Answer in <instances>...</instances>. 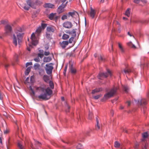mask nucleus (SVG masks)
Wrapping results in <instances>:
<instances>
[{
	"label": "nucleus",
	"mask_w": 149,
	"mask_h": 149,
	"mask_svg": "<svg viewBox=\"0 0 149 149\" xmlns=\"http://www.w3.org/2000/svg\"><path fill=\"white\" fill-rule=\"evenodd\" d=\"M36 89L38 92L41 93L38 96V98L43 100H47L49 99L52 93V90L48 87L45 89L43 87L40 86L36 87Z\"/></svg>",
	"instance_id": "obj_1"
},
{
	"label": "nucleus",
	"mask_w": 149,
	"mask_h": 149,
	"mask_svg": "<svg viewBox=\"0 0 149 149\" xmlns=\"http://www.w3.org/2000/svg\"><path fill=\"white\" fill-rule=\"evenodd\" d=\"M22 32V29L20 27H17L15 31V34L13 35V43L16 46L17 45V40L16 36H17V38L18 44H20L21 42L23 37V33Z\"/></svg>",
	"instance_id": "obj_2"
},
{
	"label": "nucleus",
	"mask_w": 149,
	"mask_h": 149,
	"mask_svg": "<svg viewBox=\"0 0 149 149\" xmlns=\"http://www.w3.org/2000/svg\"><path fill=\"white\" fill-rule=\"evenodd\" d=\"M26 4H25L23 8L26 10H28L30 7L33 9H36L37 4L41 2L37 0L34 1L32 0H26Z\"/></svg>",
	"instance_id": "obj_3"
},
{
	"label": "nucleus",
	"mask_w": 149,
	"mask_h": 149,
	"mask_svg": "<svg viewBox=\"0 0 149 149\" xmlns=\"http://www.w3.org/2000/svg\"><path fill=\"white\" fill-rule=\"evenodd\" d=\"M117 90L116 87L112 88L109 92L104 95L102 100H106L112 97L116 93Z\"/></svg>",
	"instance_id": "obj_4"
},
{
	"label": "nucleus",
	"mask_w": 149,
	"mask_h": 149,
	"mask_svg": "<svg viewBox=\"0 0 149 149\" xmlns=\"http://www.w3.org/2000/svg\"><path fill=\"white\" fill-rule=\"evenodd\" d=\"M46 66L45 69L47 73L48 74H51L53 69V64L51 63L48 64H46Z\"/></svg>",
	"instance_id": "obj_5"
},
{
	"label": "nucleus",
	"mask_w": 149,
	"mask_h": 149,
	"mask_svg": "<svg viewBox=\"0 0 149 149\" xmlns=\"http://www.w3.org/2000/svg\"><path fill=\"white\" fill-rule=\"evenodd\" d=\"M107 71V72L100 73L97 76L98 78L99 79H102L104 78H107L109 75H111V72L110 70H108Z\"/></svg>",
	"instance_id": "obj_6"
},
{
	"label": "nucleus",
	"mask_w": 149,
	"mask_h": 149,
	"mask_svg": "<svg viewBox=\"0 0 149 149\" xmlns=\"http://www.w3.org/2000/svg\"><path fill=\"white\" fill-rule=\"evenodd\" d=\"M140 104L142 106L141 110H143L144 113H145V111L146 109V104L147 102L146 100L144 99H142L140 100Z\"/></svg>",
	"instance_id": "obj_7"
},
{
	"label": "nucleus",
	"mask_w": 149,
	"mask_h": 149,
	"mask_svg": "<svg viewBox=\"0 0 149 149\" xmlns=\"http://www.w3.org/2000/svg\"><path fill=\"white\" fill-rule=\"evenodd\" d=\"M31 43L33 45H36L38 43V40L35 36V34L33 33L31 35Z\"/></svg>",
	"instance_id": "obj_8"
},
{
	"label": "nucleus",
	"mask_w": 149,
	"mask_h": 149,
	"mask_svg": "<svg viewBox=\"0 0 149 149\" xmlns=\"http://www.w3.org/2000/svg\"><path fill=\"white\" fill-rule=\"evenodd\" d=\"M68 2L67 1L65 4L62 3L61 5L59 6L57 10V12L59 14L61 13L64 11V8L66 6Z\"/></svg>",
	"instance_id": "obj_9"
},
{
	"label": "nucleus",
	"mask_w": 149,
	"mask_h": 149,
	"mask_svg": "<svg viewBox=\"0 0 149 149\" xmlns=\"http://www.w3.org/2000/svg\"><path fill=\"white\" fill-rule=\"evenodd\" d=\"M63 27L67 28L70 29L72 26V24L71 22L69 21H67L64 22L63 24Z\"/></svg>",
	"instance_id": "obj_10"
},
{
	"label": "nucleus",
	"mask_w": 149,
	"mask_h": 149,
	"mask_svg": "<svg viewBox=\"0 0 149 149\" xmlns=\"http://www.w3.org/2000/svg\"><path fill=\"white\" fill-rule=\"evenodd\" d=\"M35 141V146L32 145L31 147L32 149H39V147H40L41 144L38 141L34 140Z\"/></svg>",
	"instance_id": "obj_11"
},
{
	"label": "nucleus",
	"mask_w": 149,
	"mask_h": 149,
	"mask_svg": "<svg viewBox=\"0 0 149 149\" xmlns=\"http://www.w3.org/2000/svg\"><path fill=\"white\" fill-rule=\"evenodd\" d=\"M6 33L7 34L10 33L12 31V29L11 26L9 25H6L5 27Z\"/></svg>",
	"instance_id": "obj_12"
},
{
	"label": "nucleus",
	"mask_w": 149,
	"mask_h": 149,
	"mask_svg": "<svg viewBox=\"0 0 149 149\" xmlns=\"http://www.w3.org/2000/svg\"><path fill=\"white\" fill-rule=\"evenodd\" d=\"M60 44L62 48L64 49L68 45V41H64L62 42H60Z\"/></svg>",
	"instance_id": "obj_13"
},
{
	"label": "nucleus",
	"mask_w": 149,
	"mask_h": 149,
	"mask_svg": "<svg viewBox=\"0 0 149 149\" xmlns=\"http://www.w3.org/2000/svg\"><path fill=\"white\" fill-rule=\"evenodd\" d=\"M43 6L45 8H54V6L53 4L50 3H46Z\"/></svg>",
	"instance_id": "obj_14"
},
{
	"label": "nucleus",
	"mask_w": 149,
	"mask_h": 149,
	"mask_svg": "<svg viewBox=\"0 0 149 149\" xmlns=\"http://www.w3.org/2000/svg\"><path fill=\"white\" fill-rule=\"evenodd\" d=\"M96 13V12L95 10L93 9L92 7L91 8L90 12V16L93 19L95 17Z\"/></svg>",
	"instance_id": "obj_15"
},
{
	"label": "nucleus",
	"mask_w": 149,
	"mask_h": 149,
	"mask_svg": "<svg viewBox=\"0 0 149 149\" xmlns=\"http://www.w3.org/2000/svg\"><path fill=\"white\" fill-rule=\"evenodd\" d=\"M96 125H95V129L96 130H99L100 129V124L99 123V120L98 117L96 118Z\"/></svg>",
	"instance_id": "obj_16"
},
{
	"label": "nucleus",
	"mask_w": 149,
	"mask_h": 149,
	"mask_svg": "<svg viewBox=\"0 0 149 149\" xmlns=\"http://www.w3.org/2000/svg\"><path fill=\"white\" fill-rule=\"evenodd\" d=\"M55 28L53 26H47V30L49 32H54V31Z\"/></svg>",
	"instance_id": "obj_17"
},
{
	"label": "nucleus",
	"mask_w": 149,
	"mask_h": 149,
	"mask_svg": "<svg viewBox=\"0 0 149 149\" xmlns=\"http://www.w3.org/2000/svg\"><path fill=\"white\" fill-rule=\"evenodd\" d=\"M102 90V88H96L92 90V93L94 94L95 93L99 92Z\"/></svg>",
	"instance_id": "obj_18"
},
{
	"label": "nucleus",
	"mask_w": 149,
	"mask_h": 149,
	"mask_svg": "<svg viewBox=\"0 0 149 149\" xmlns=\"http://www.w3.org/2000/svg\"><path fill=\"white\" fill-rule=\"evenodd\" d=\"M69 69L71 73L72 74H75L76 72V69L73 67L72 65H71L69 66Z\"/></svg>",
	"instance_id": "obj_19"
},
{
	"label": "nucleus",
	"mask_w": 149,
	"mask_h": 149,
	"mask_svg": "<svg viewBox=\"0 0 149 149\" xmlns=\"http://www.w3.org/2000/svg\"><path fill=\"white\" fill-rule=\"evenodd\" d=\"M43 79L45 82L48 83L49 80V77L47 75H44L43 77Z\"/></svg>",
	"instance_id": "obj_20"
},
{
	"label": "nucleus",
	"mask_w": 149,
	"mask_h": 149,
	"mask_svg": "<svg viewBox=\"0 0 149 149\" xmlns=\"http://www.w3.org/2000/svg\"><path fill=\"white\" fill-rule=\"evenodd\" d=\"M131 11V9L130 8H128L126 10L125 15L127 16L128 17H129L130 15V13Z\"/></svg>",
	"instance_id": "obj_21"
},
{
	"label": "nucleus",
	"mask_w": 149,
	"mask_h": 149,
	"mask_svg": "<svg viewBox=\"0 0 149 149\" xmlns=\"http://www.w3.org/2000/svg\"><path fill=\"white\" fill-rule=\"evenodd\" d=\"M118 45L120 52L122 53H124V52L125 50L121 44L120 42H118Z\"/></svg>",
	"instance_id": "obj_22"
},
{
	"label": "nucleus",
	"mask_w": 149,
	"mask_h": 149,
	"mask_svg": "<svg viewBox=\"0 0 149 149\" xmlns=\"http://www.w3.org/2000/svg\"><path fill=\"white\" fill-rule=\"evenodd\" d=\"M52 60L50 57H45L44 58L43 61L45 62H48Z\"/></svg>",
	"instance_id": "obj_23"
},
{
	"label": "nucleus",
	"mask_w": 149,
	"mask_h": 149,
	"mask_svg": "<svg viewBox=\"0 0 149 149\" xmlns=\"http://www.w3.org/2000/svg\"><path fill=\"white\" fill-rule=\"evenodd\" d=\"M31 66H29L27 68L25 72V74L26 75H27L29 74L31 70Z\"/></svg>",
	"instance_id": "obj_24"
},
{
	"label": "nucleus",
	"mask_w": 149,
	"mask_h": 149,
	"mask_svg": "<svg viewBox=\"0 0 149 149\" xmlns=\"http://www.w3.org/2000/svg\"><path fill=\"white\" fill-rule=\"evenodd\" d=\"M55 13H52L49 14V18L51 20H53L54 17V15L56 14Z\"/></svg>",
	"instance_id": "obj_25"
},
{
	"label": "nucleus",
	"mask_w": 149,
	"mask_h": 149,
	"mask_svg": "<svg viewBox=\"0 0 149 149\" xmlns=\"http://www.w3.org/2000/svg\"><path fill=\"white\" fill-rule=\"evenodd\" d=\"M71 35L72 36V37H74V38L76 36V33L75 30L73 29L71 31Z\"/></svg>",
	"instance_id": "obj_26"
},
{
	"label": "nucleus",
	"mask_w": 149,
	"mask_h": 149,
	"mask_svg": "<svg viewBox=\"0 0 149 149\" xmlns=\"http://www.w3.org/2000/svg\"><path fill=\"white\" fill-rule=\"evenodd\" d=\"M49 86L50 88L52 89H53L54 88V84L53 82L52 81H49Z\"/></svg>",
	"instance_id": "obj_27"
},
{
	"label": "nucleus",
	"mask_w": 149,
	"mask_h": 149,
	"mask_svg": "<svg viewBox=\"0 0 149 149\" xmlns=\"http://www.w3.org/2000/svg\"><path fill=\"white\" fill-rule=\"evenodd\" d=\"M127 45L129 47L133 48H135L136 47L131 42H128L127 43Z\"/></svg>",
	"instance_id": "obj_28"
},
{
	"label": "nucleus",
	"mask_w": 149,
	"mask_h": 149,
	"mask_svg": "<svg viewBox=\"0 0 149 149\" xmlns=\"http://www.w3.org/2000/svg\"><path fill=\"white\" fill-rule=\"evenodd\" d=\"M69 38V36L68 35L64 34L62 36V38L64 40H67Z\"/></svg>",
	"instance_id": "obj_29"
},
{
	"label": "nucleus",
	"mask_w": 149,
	"mask_h": 149,
	"mask_svg": "<svg viewBox=\"0 0 149 149\" xmlns=\"http://www.w3.org/2000/svg\"><path fill=\"white\" fill-rule=\"evenodd\" d=\"M123 89L125 93H127L128 92L129 88L127 86H124L123 87Z\"/></svg>",
	"instance_id": "obj_30"
},
{
	"label": "nucleus",
	"mask_w": 149,
	"mask_h": 149,
	"mask_svg": "<svg viewBox=\"0 0 149 149\" xmlns=\"http://www.w3.org/2000/svg\"><path fill=\"white\" fill-rule=\"evenodd\" d=\"M45 72L44 70L42 69H40L39 70V73L40 75H42Z\"/></svg>",
	"instance_id": "obj_31"
},
{
	"label": "nucleus",
	"mask_w": 149,
	"mask_h": 149,
	"mask_svg": "<svg viewBox=\"0 0 149 149\" xmlns=\"http://www.w3.org/2000/svg\"><path fill=\"white\" fill-rule=\"evenodd\" d=\"M142 136L143 138V139L146 138L148 136V133L146 132L143 133L142 134Z\"/></svg>",
	"instance_id": "obj_32"
},
{
	"label": "nucleus",
	"mask_w": 149,
	"mask_h": 149,
	"mask_svg": "<svg viewBox=\"0 0 149 149\" xmlns=\"http://www.w3.org/2000/svg\"><path fill=\"white\" fill-rule=\"evenodd\" d=\"M102 95L100 94L96 96H94L93 97L95 100H97L100 98L102 96Z\"/></svg>",
	"instance_id": "obj_33"
},
{
	"label": "nucleus",
	"mask_w": 149,
	"mask_h": 149,
	"mask_svg": "<svg viewBox=\"0 0 149 149\" xmlns=\"http://www.w3.org/2000/svg\"><path fill=\"white\" fill-rule=\"evenodd\" d=\"M40 67V65L38 63H35L33 66L35 70H37L38 69L39 67Z\"/></svg>",
	"instance_id": "obj_34"
},
{
	"label": "nucleus",
	"mask_w": 149,
	"mask_h": 149,
	"mask_svg": "<svg viewBox=\"0 0 149 149\" xmlns=\"http://www.w3.org/2000/svg\"><path fill=\"white\" fill-rule=\"evenodd\" d=\"M18 146L19 149H24V146L20 143H18Z\"/></svg>",
	"instance_id": "obj_35"
},
{
	"label": "nucleus",
	"mask_w": 149,
	"mask_h": 149,
	"mask_svg": "<svg viewBox=\"0 0 149 149\" xmlns=\"http://www.w3.org/2000/svg\"><path fill=\"white\" fill-rule=\"evenodd\" d=\"M120 146V143L117 141H116L114 144V146L116 148H118Z\"/></svg>",
	"instance_id": "obj_36"
},
{
	"label": "nucleus",
	"mask_w": 149,
	"mask_h": 149,
	"mask_svg": "<svg viewBox=\"0 0 149 149\" xmlns=\"http://www.w3.org/2000/svg\"><path fill=\"white\" fill-rule=\"evenodd\" d=\"M41 30H42L41 27L40 26H39L36 29V32L38 33H39L41 32Z\"/></svg>",
	"instance_id": "obj_37"
},
{
	"label": "nucleus",
	"mask_w": 149,
	"mask_h": 149,
	"mask_svg": "<svg viewBox=\"0 0 149 149\" xmlns=\"http://www.w3.org/2000/svg\"><path fill=\"white\" fill-rule=\"evenodd\" d=\"M131 71L130 69H126L124 70V72L125 74L129 73Z\"/></svg>",
	"instance_id": "obj_38"
},
{
	"label": "nucleus",
	"mask_w": 149,
	"mask_h": 149,
	"mask_svg": "<svg viewBox=\"0 0 149 149\" xmlns=\"http://www.w3.org/2000/svg\"><path fill=\"white\" fill-rule=\"evenodd\" d=\"M92 131V130L91 129H89L88 130H87L86 133V134L87 135L89 136L90 133Z\"/></svg>",
	"instance_id": "obj_39"
},
{
	"label": "nucleus",
	"mask_w": 149,
	"mask_h": 149,
	"mask_svg": "<svg viewBox=\"0 0 149 149\" xmlns=\"http://www.w3.org/2000/svg\"><path fill=\"white\" fill-rule=\"evenodd\" d=\"M34 80V77L33 76H32L30 78V83H33Z\"/></svg>",
	"instance_id": "obj_40"
},
{
	"label": "nucleus",
	"mask_w": 149,
	"mask_h": 149,
	"mask_svg": "<svg viewBox=\"0 0 149 149\" xmlns=\"http://www.w3.org/2000/svg\"><path fill=\"white\" fill-rule=\"evenodd\" d=\"M75 12H69L68 14V15L72 17H73L74 16V15H75Z\"/></svg>",
	"instance_id": "obj_41"
},
{
	"label": "nucleus",
	"mask_w": 149,
	"mask_h": 149,
	"mask_svg": "<svg viewBox=\"0 0 149 149\" xmlns=\"http://www.w3.org/2000/svg\"><path fill=\"white\" fill-rule=\"evenodd\" d=\"M74 39V37H71L69 40V41L68 42V43L69 42L70 43H72Z\"/></svg>",
	"instance_id": "obj_42"
},
{
	"label": "nucleus",
	"mask_w": 149,
	"mask_h": 149,
	"mask_svg": "<svg viewBox=\"0 0 149 149\" xmlns=\"http://www.w3.org/2000/svg\"><path fill=\"white\" fill-rule=\"evenodd\" d=\"M67 18V16L66 15H64L62 16L61 17V19L62 20H64Z\"/></svg>",
	"instance_id": "obj_43"
},
{
	"label": "nucleus",
	"mask_w": 149,
	"mask_h": 149,
	"mask_svg": "<svg viewBox=\"0 0 149 149\" xmlns=\"http://www.w3.org/2000/svg\"><path fill=\"white\" fill-rule=\"evenodd\" d=\"M46 37L48 39H50L51 37V35L48 33H47L46 34Z\"/></svg>",
	"instance_id": "obj_44"
},
{
	"label": "nucleus",
	"mask_w": 149,
	"mask_h": 149,
	"mask_svg": "<svg viewBox=\"0 0 149 149\" xmlns=\"http://www.w3.org/2000/svg\"><path fill=\"white\" fill-rule=\"evenodd\" d=\"M4 95L0 92V100L2 101L3 99Z\"/></svg>",
	"instance_id": "obj_45"
},
{
	"label": "nucleus",
	"mask_w": 149,
	"mask_h": 149,
	"mask_svg": "<svg viewBox=\"0 0 149 149\" xmlns=\"http://www.w3.org/2000/svg\"><path fill=\"white\" fill-rule=\"evenodd\" d=\"M34 60L36 62H39L40 61V59L38 57L34 58Z\"/></svg>",
	"instance_id": "obj_46"
},
{
	"label": "nucleus",
	"mask_w": 149,
	"mask_h": 149,
	"mask_svg": "<svg viewBox=\"0 0 149 149\" xmlns=\"http://www.w3.org/2000/svg\"><path fill=\"white\" fill-rule=\"evenodd\" d=\"M38 57H40L41 58L43 57L44 54L43 53H39L38 54Z\"/></svg>",
	"instance_id": "obj_47"
},
{
	"label": "nucleus",
	"mask_w": 149,
	"mask_h": 149,
	"mask_svg": "<svg viewBox=\"0 0 149 149\" xmlns=\"http://www.w3.org/2000/svg\"><path fill=\"white\" fill-rule=\"evenodd\" d=\"M32 63L31 62H27L26 64V67H27L28 66L32 65Z\"/></svg>",
	"instance_id": "obj_48"
},
{
	"label": "nucleus",
	"mask_w": 149,
	"mask_h": 149,
	"mask_svg": "<svg viewBox=\"0 0 149 149\" xmlns=\"http://www.w3.org/2000/svg\"><path fill=\"white\" fill-rule=\"evenodd\" d=\"M67 65H66L65 67V68H64L63 72V73L64 74V75H65V73H66V70H67Z\"/></svg>",
	"instance_id": "obj_49"
},
{
	"label": "nucleus",
	"mask_w": 149,
	"mask_h": 149,
	"mask_svg": "<svg viewBox=\"0 0 149 149\" xmlns=\"http://www.w3.org/2000/svg\"><path fill=\"white\" fill-rule=\"evenodd\" d=\"M47 26V24L42 23L41 24V26L43 29H44Z\"/></svg>",
	"instance_id": "obj_50"
},
{
	"label": "nucleus",
	"mask_w": 149,
	"mask_h": 149,
	"mask_svg": "<svg viewBox=\"0 0 149 149\" xmlns=\"http://www.w3.org/2000/svg\"><path fill=\"white\" fill-rule=\"evenodd\" d=\"M139 144L138 143H136L135 144V146L134 147L135 149H138V148L139 147Z\"/></svg>",
	"instance_id": "obj_51"
},
{
	"label": "nucleus",
	"mask_w": 149,
	"mask_h": 149,
	"mask_svg": "<svg viewBox=\"0 0 149 149\" xmlns=\"http://www.w3.org/2000/svg\"><path fill=\"white\" fill-rule=\"evenodd\" d=\"M140 0H134V2L136 3H138L140 2Z\"/></svg>",
	"instance_id": "obj_52"
},
{
	"label": "nucleus",
	"mask_w": 149,
	"mask_h": 149,
	"mask_svg": "<svg viewBox=\"0 0 149 149\" xmlns=\"http://www.w3.org/2000/svg\"><path fill=\"white\" fill-rule=\"evenodd\" d=\"M82 145L80 143H79L78 145L77 146V149H81V148H79V147H82Z\"/></svg>",
	"instance_id": "obj_53"
},
{
	"label": "nucleus",
	"mask_w": 149,
	"mask_h": 149,
	"mask_svg": "<svg viewBox=\"0 0 149 149\" xmlns=\"http://www.w3.org/2000/svg\"><path fill=\"white\" fill-rule=\"evenodd\" d=\"M49 54V52H45L44 53V55L45 56H48Z\"/></svg>",
	"instance_id": "obj_54"
},
{
	"label": "nucleus",
	"mask_w": 149,
	"mask_h": 149,
	"mask_svg": "<svg viewBox=\"0 0 149 149\" xmlns=\"http://www.w3.org/2000/svg\"><path fill=\"white\" fill-rule=\"evenodd\" d=\"M9 132V131L7 129L4 131V134H6L8 133Z\"/></svg>",
	"instance_id": "obj_55"
},
{
	"label": "nucleus",
	"mask_w": 149,
	"mask_h": 149,
	"mask_svg": "<svg viewBox=\"0 0 149 149\" xmlns=\"http://www.w3.org/2000/svg\"><path fill=\"white\" fill-rule=\"evenodd\" d=\"M142 2L144 3H146L147 2L146 0H141Z\"/></svg>",
	"instance_id": "obj_56"
},
{
	"label": "nucleus",
	"mask_w": 149,
	"mask_h": 149,
	"mask_svg": "<svg viewBox=\"0 0 149 149\" xmlns=\"http://www.w3.org/2000/svg\"><path fill=\"white\" fill-rule=\"evenodd\" d=\"M66 32L67 33L69 34H71V31H70L69 30H68L66 31Z\"/></svg>",
	"instance_id": "obj_57"
},
{
	"label": "nucleus",
	"mask_w": 149,
	"mask_h": 149,
	"mask_svg": "<svg viewBox=\"0 0 149 149\" xmlns=\"http://www.w3.org/2000/svg\"><path fill=\"white\" fill-rule=\"evenodd\" d=\"M127 34L128 35H129L131 37L132 36L134 38V37L133 36H132L130 33L129 32H128Z\"/></svg>",
	"instance_id": "obj_58"
},
{
	"label": "nucleus",
	"mask_w": 149,
	"mask_h": 149,
	"mask_svg": "<svg viewBox=\"0 0 149 149\" xmlns=\"http://www.w3.org/2000/svg\"><path fill=\"white\" fill-rule=\"evenodd\" d=\"M98 59L99 60H103V58L101 56H100V57H99Z\"/></svg>",
	"instance_id": "obj_59"
},
{
	"label": "nucleus",
	"mask_w": 149,
	"mask_h": 149,
	"mask_svg": "<svg viewBox=\"0 0 149 149\" xmlns=\"http://www.w3.org/2000/svg\"><path fill=\"white\" fill-rule=\"evenodd\" d=\"M29 77H28L26 78V82H29Z\"/></svg>",
	"instance_id": "obj_60"
},
{
	"label": "nucleus",
	"mask_w": 149,
	"mask_h": 149,
	"mask_svg": "<svg viewBox=\"0 0 149 149\" xmlns=\"http://www.w3.org/2000/svg\"><path fill=\"white\" fill-rule=\"evenodd\" d=\"M113 113H114L113 111L112 110H111V113L112 116H113Z\"/></svg>",
	"instance_id": "obj_61"
},
{
	"label": "nucleus",
	"mask_w": 149,
	"mask_h": 149,
	"mask_svg": "<svg viewBox=\"0 0 149 149\" xmlns=\"http://www.w3.org/2000/svg\"><path fill=\"white\" fill-rule=\"evenodd\" d=\"M39 52L40 53H43V51L42 50L40 49L39 50Z\"/></svg>",
	"instance_id": "obj_62"
},
{
	"label": "nucleus",
	"mask_w": 149,
	"mask_h": 149,
	"mask_svg": "<svg viewBox=\"0 0 149 149\" xmlns=\"http://www.w3.org/2000/svg\"><path fill=\"white\" fill-rule=\"evenodd\" d=\"M127 105L128 106H129L130 105V101H128L127 102Z\"/></svg>",
	"instance_id": "obj_63"
},
{
	"label": "nucleus",
	"mask_w": 149,
	"mask_h": 149,
	"mask_svg": "<svg viewBox=\"0 0 149 149\" xmlns=\"http://www.w3.org/2000/svg\"><path fill=\"white\" fill-rule=\"evenodd\" d=\"M9 65L8 64H4V66H5V67H6V68L8 67Z\"/></svg>",
	"instance_id": "obj_64"
}]
</instances>
